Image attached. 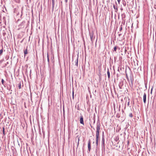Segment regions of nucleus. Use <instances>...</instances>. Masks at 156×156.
Instances as JSON below:
<instances>
[{
  "label": "nucleus",
  "mask_w": 156,
  "mask_h": 156,
  "mask_svg": "<svg viewBox=\"0 0 156 156\" xmlns=\"http://www.w3.org/2000/svg\"><path fill=\"white\" fill-rule=\"evenodd\" d=\"M78 65V58H77V59L75 61V65L76 66H77Z\"/></svg>",
  "instance_id": "1a4fd4ad"
},
{
  "label": "nucleus",
  "mask_w": 156,
  "mask_h": 156,
  "mask_svg": "<svg viewBox=\"0 0 156 156\" xmlns=\"http://www.w3.org/2000/svg\"><path fill=\"white\" fill-rule=\"evenodd\" d=\"M44 56H43V60H44Z\"/></svg>",
  "instance_id": "c756f323"
},
{
  "label": "nucleus",
  "mask_w": 156,
  "mask_h": 156,
  "mask_svg": "<svg viewBox=\"0 0 156 156\" xmlns=\"http://www.w3.org/2000/svg\"><path fill=\"white\" fill-rule=\"evenodd\" d=\"M3 134L4 135L5 134V129H4V127L3 128Z\"/></svg>",
  "instance_id": "4be33fe9"
},
{
  "label": "nucleus",
  "mask_w": 156,
  "mask_h": 156,
  "mask_svg": "<svg viewBox=\"0 0 156 156\" xmlns=\"http://www.w3.org/2000/svg\"><path fill=\"white\" fill-rule=\"evenodd\" d=\"M68 0H65V2H67Z\"/></svg>",
  "instance_id": "cd10ccee"
},
{
  "label": "nucleus",
  "mask_w": 156,
  "mask_h": 156,
  "mask_svg": "<svg viewBox=\"0 0 156 156\" xmlns=\"http://www.w3.org/2000/svg\"><path fill=\"white\" fill-rule=\"evenodd\" d=\"M80 140V138L79 137H78V145L79 144V141Z\"/></svg>",
  "instance_id": "393cba45"
},
{
  "label": "nucleus",
  "mask_w": 156,
  "mask_h": 156,
  "mask_svg": "<svg viewBox=\"0 0 156 156\" xmlns=\"http://www.w3.org/2000/svg\"><path fill=\"white\" fill-rule=\"evenodd\" d=\"M104 142H105L104 139V138H103L102 139V144H103V146L104 145Z\"/></svg>",
  "instance_id": "4468645a"
},
{
  "label": "nucleus",
  "mask_w": 156,
  "mask_h": 156,
  "mask_svg": "<svg viewBox=\"0 0 156 156\" xmlns=\"http://www.w3.org/2000/svg\"><path fill=\"white\" fill-rule=\"evenodd\" d=\"M121 10H123L122 8H121Z\"/></svg>",
  "instance_id": "7c9ffc66"
},
{
  "label": "nucleus",
  "mask_w": 156,
  "mask_h": 156,
  "mask_svg": "<svg viewBox=\"0 0 156 156\" xmlns=\"http://www.w3.org/2000/svg\"><path fill=\"white\" fill-rule=\"evenodd\" d=\"M129 116L131 117V118H132L133 117V114H132V113H130L129 114Z\"/></svg>",
  "instance_id": "dca6fc26"
},
{
  "label": "nucleus",
  "mask_w": 156,
  "mask_h": 156,
  "mask_svg": "<svg viewBox=\"0 0 156 156\" xmlns=\"http://www.w3.org/2000/svg\"><path fill=\"white\" fill-rule=\"evenodd\" d=\"M1 82L2 84H3L4 83V80L3 79H2Z\"/></svg>",
  "instance_id": "aec40b11"
},
{
  "label": "nucleus",
  "mask_w": 156,
  "mask_h": 156,
  "mask_svg": "<svg viewBox=\"0 0 156 156\" xmlns=\"http://www.w3.org/2000/svg\"><path fill=\"white\" fill-rule=\"evenodd\" d=\"M121 35V34H119V36H120Z\"/></svg>",
  "instance_id": "c85d7f7f"
},
{
  "label": "nucleus",
  "mask_w": 156,
  "mask_h": 156,
  "mask_svg": "<svg viewBox=\"0 0 156 156\" xmlns=\"http://www.w3.org/2000/svg\"><path fill=\"white\" fill-rule=\"evenodd\" d=\"M123 5L124 6H125L126 5V2H125V1H123Z\"/></svg>",
  "instance_id": "2eb2a0df"
},
{
  "label": "nucleus",
  "mask_w": 156,
  "mask_h": 156,
  "mask_svg": "<svg viewBox=\"0 0 156 156\" xmlns=\"http://www.w3.org/2000/svg\"><path fill=\"white\" fill-rule=\"evenodd\" d=\"M89 35L90 36L91 41H92L94 39V34L92 32H90L89 33Z\"/></svg>",
  "instance_id": "7ed1b4c3"
},
{
  "label": "nucleus",
  "mask_w": 156,
  "mask_h": 156,
  "mask_svg": "<svg viewBox=\"0 0 156 156\" xmlns=\"http://www.w3.org/2000/svg\"><path fill=\"white\" fill-rule=\"evenodd\" d=\"M3 52V49L2 48V49H1L0 50V55L2 54Z\"/></svg>",
  "instance_id": "ddd939ff"
},
{
  "label": "nucleus",
  "mask_w": 156,
  "mask_h": 156,
  "mask_svg": "<svg viewBox=\"0 0 156 156\" xmlns=\"http://www.w3.org/2000/svg\"><path fill=\"white\" fill-rule=\"evenodd\" d=\"M113 8L115 10V11H117L118 10L117 6H115V5H113Z\"/></svg>",
  "instance_id": "0eeeda50"
},
{
  "label": "nucleus",
  "mask_w": 156,
  "mask_h": 156,
  "mask_svg": "<svg viewBox=\"0 0 156 156\" xmlns=\"http://www.w3.org/2000/svg\"><path fill=\"white\" fill-rule=\"evenodd\" d=\"M114 51H116V50H117V47L116 46L114 48Z\"/></svg>",
  "instance_id": "a211bd4d"
},
{
  "label": "nucleus",
  "mask_w": 156,
  "mask_h": 156,
  "mask_svg": "<svg viewBox=\"0 0 156 156\" xmlns=\"http://www.w3.org/2000/svg\"><path fill=\"white\" fill-rule=\"evenodd\" d=\"M88 149L89 151H90V140H89L88 142Z\"/></svg>",
  "instance_id": "39448f33"
},
{
  "label": "nucleus",
  "mask_w": 156,
  "mask_h": 156,
  "mask_svg": "<svg viewBox=\"0 0 156 156\" xmlns=\"http://www.w3.org/2000/svg\"><path fill=\"white\" fill-rule=\"evenodd\" d=\"M96 144L97 145V146H98V142H96Z\"/></svg>",
  "instance_id": "a878e982"
},
{
  "label": "nucleus",
  "mask_w": 156,
  "mask_h": 156,
  "mask_svg": "<svg viewBox=\"0 0 156 156\" xmlns=\"http://www.w3.org/2000/svg\"><path fill=\"white\" fill-rule=\"evenodd\" d=\"M122 26L121 25V26ZM122 30V27H121L120 28L119 30L120 31H121Z\"/></svg>",
  "instance_id": "b1692460"
},
{
  "label": "nucleus",
  "mask_w": 156,
  "mask_h": 156,
  "mask_svg": "<svg viewBox=\"0 0 156 156\" xmlns=\"http://www.w3.org/2000/svg\"><path fill=\"white\" fill-rule=\"evenodd\" d=\"M18 87L19 89H20L21 88V84L20 82L18 84Z\"/></svg>",
  "instance_id": "9b49d317"
},
{
  "label": "nucleus",
  "mask_w": 156,
  "mask_h": 156,
  "mask_svg": "<svg viewBox=\"0 0 156 156\" xmlns=\"http://www.w3.org/2000/svg\"><path fill=\"white\" fill-rule=\"evenodd\" d=\"M99 135H96V142H98Z\"/></svg>",
  "instance_id": "423d86ee"
},
{
  "label": "nucleus",
  "mask_w": 156,
  "mask_h": 156,
  "mask_svg": "<svg viewBox=\"0 0 156 156\" xmlns=\"http://www.w3.org/2000/svg\"><path fill=\"white\" fill-rule=\"evenodd\" d=\"M52 2V4L55 3V0H51Z\"/></svg>",
  "instance_id": "5701e85b"
},
{
  "label": "nucleus",
  "mask_w": 156,
  "mask_h": 156,
  "mask_svg": "<svg viewBox=\"0 0 156 156\" xmlns=\"http://www.w3.org/2000/svg\"><path fill=\"white\" fill-rule=\"evenodd\" d=\"M146 95L145 93H144L143 96V101L144 103L145 104L146 102Z\"/></svg>",
  "instance_id": "20e7f679"
},
{
  "label": "nucleus",
  "mask_w": 156,
  "mask_h": 156,
  "mask_svg": "<svg viewBox=\"0 0 156 156\" xmlns=\"http://www.w3.org/2000/svg\"><path fill=\"white\" fill-rule=\"evenodd\" d=\"M107 73L108 77V78H109L110 77V72H109V69H108Z\"/></svg>",
  "instance_id": "6e6552de"
},
{
  "label": "nucleus",
  "mask_w": 156,
  "mask_h": 156,
  "mask_svg": "<svg viewBox=\"0 0 156 156\" xmlns=\"http://www.w3.org/2000/svg\"><path fill=\"white\" fill-rule=\"evenodd\" d=\"M74 91L73 90V92H72V97H73V99L74 98Z\"/></svg>",
  "instance_id": "6ab92c4d"
},
{
  "label": "nucleus",
  "mask_w": 156,
  "mask_h": 156,
  "mask_svg": "<svg viewBox=\"0 0 156 156\" xmlns=\"http://www.w3.org/2000/svg\"><path fill=\"white\" fill-rule=\"evenodd\" d=\"M101 124L100 123H98L97 124L96 135H99L100 131V126Z\"/></svg>",
  "instance_id": "f257e3e1"
},
{
  "label": "nucleus",
  "mask_w": 156,
  "mask_h": 156,
  "mask_svg": "<svg viewBox=\"0 0 156 156\" xmlns=\"http://www.w3.org/2000/svg\"><path fill=\"white\" fill-rule=\"evenodd\" d=\"M121 16H122V19H123L125 18L126 17L125 15V13H123L121 15Z\"/></svg>",
  "instance_id": "9d476101"
},
{
  "label": "nucleus",
  "mask_w": 156,
  "mask_h": 156,
  "mask_svg": "<svg viewBox=\"0 0 156 156\" xmlns=\"http://www.w3.org/2000/svg\"><path fill=\"white\" fill-rule=\"evenodd\" d=\"M80 123L81 124L84 125V124L83 122V118L82 115H81V116L80 117Z\"/></svg>",
  "instance_id": "f03ea898"
},
{
  "label": "nucleus",
  "mask_w": 156,
  "mask_h": 156,
  "mask_svg": "<svg viewBox=\"0 0 156 156\" xmlns=\"http://www.w3.org/2000/svg\"><path fill=\"white\" fill-rule=\"evenodd\" d=\"M117 1L119 3V4L120 3V0H117Z\"/></svg>",
  "instance_id": "bb28decb"
},
{
  "label": "nucleus",
  "mask_w": 156,
  "mask_h": 156,
  "mask_svg": "<svg viewBox=\"0 0 156 156\" xmlns=\"http://www.w3.org/2000/svg\"><path fill=\"white\" fill-rule=\"evenodd\" d=\"M47 58H48V62H49V58H48V53H47Z\"/></svg>",
  "instance_id": "412c9836"
},
{
  "label": "nucleus",
  "mask_w": 156,
  "mask_h": 156,
  "mask_svg": "<svg viewBox=\"0 0 156 156\" xmlns=\"http://www.w3.org/2000/svg\"><path fill=\"white\" fill-rule=\"evenodd\" d=\"M125 1V0H122V1Z\"/></svg>",
  "instance_id": "2f4dec72"
},
{
  "label": "nucleus",
  "mask_w": 156,
  "mask_h": 156,
  "mask_svg": "<svg viewBox=\"0 0 156 156\" xmlns=\"http://www.w3.org/2000/svg\"><path fill=\"white\" fill-rule=\"evenodd\" d=\"M27 53V49H26L24 51V55H26Z\"/></svg>",
  "instance_id": "f8f14e48"
},
{
  "label": "nucleus",
  "mask_w": 156,
  "mask_h": 156,
  "mask_svg": "<svg viewBox=\"0 0 156 156\" xmlns=\"http://www.w3.org/2000/svg\"><path fill=\"white\" fill-rule=\"evenodd\" d=\"M55 3L52 4V9L53 10L54 8Z\"/></svg>",
  "instance_id": "f3484780"
},
{
  "label": "nucleus",
  "mask_w": 156,
  "mask_h": 156,
  "mask_svg": "<svg viewBox=\"0 0 156 156\" xmlns=\"http://www.w3.org/2000/svg\"><path fill=\"white\" fill-rule=\"evenodd\" d=\"M129 104V102H128V104Z\"/></svg>",
  "instance_id": "473e14b6"
}]
</instances>
